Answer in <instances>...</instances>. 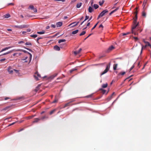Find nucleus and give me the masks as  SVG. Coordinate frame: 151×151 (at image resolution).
I'll return each mask as SVG.
<instances>
[{"label":"nucleus","mask_w":151,"mask_h":151,"mask_svg":"<svg viewBox=\"0 0 151 151\" xmlns=\"http://www.w3.org/2000/svg\"><path fill=\"white\" fill-rule=\"evenodd\" d=\"M145 43L146 45H145L144 46L143 45H142V47H141L140 46H137L136 49V52H137L139 51L141 49L140 54H141L142 53L143 49L146 47L147 46H148V44L147 43Z\"/></svg>","instance_id":"f257e3e1"},{"label":"nucleus","mask_w":151,"mask_h":151,"mask_svg":"<svg viewBox=\"0 0 151 151\" xmlns=\"http://www.w3.org/2000/svg\"><path fill=\"white\" fill-rule=\"evenodd\" d=\"M110 66V63H109L108 65H106V69L101 73V76L104 75L109 70Z\"/></svg>","instance_id":"f03ea898"},{"label":"nucleus","mask_w":151,"mask_h":151,"mask_svg":"<svg viewBox=\"0 0 151 151\" xmlns=\"http://www.w3.org/2000/svg\"><path fill=\"white\" fill-rule=\"evenodd\" d=\"M17 50L22 51L24 52H25V53L27 52V53L29 55V63L30 62L31 60L32 57V55L31 53H30L29 52H27V51H26L25 50H22L19 49V50Z\"/></svg>","instance_id":"7ed1b4c3"},{"label":"nucleus","mask_w":151,"mask_h":151,"mask_svg":"<svg viewBox=\"0 0 151 151\" xmlns=\"http://www.w3.org/2000/svg\"><path fill=\"white\" fill-rule=\"evenodd\" d=\"M108 12V11L106 10L103 11L99 15V17H102L105 14Z\"/></svg>","instance_id":"20e7f679"},{"label":"nucleus","mask_w":151,"mask_h":151,"mask_svg":"<svg viewBox=\"0 0 151 151\" xmlns=\"http://www.w3.org/2000/svg\"><path fill=\"white\" fill-rule=\"evenodd\" d=\"M136 22L137 21H136V20H134V25L132 28V33H133V29H135L138 24V23L137 24L136 23Z\"/></svg>","instance_id":"39448f33"},{"label":"nucleus","mask_w":151,"mask_h":151,"mask_svg":"<svg viewBox=\"0 0 151 151\" xmlns=\"http://www.w3.org/2000/svg\"><path fill=\"white\" fill-rule=\"evenodd\" d=\"M37 76L40 77V76L38 73L37 72H36L35 75H34V77H35V79L36 80H39V79L38 77Z\"/></svg>","instance_id":"423d86ee"},{"label":"nucleus","mask_w":151,"mask_h":151,"mask_svg":"<svg viewBox=\"0 0 151 151\" xmlns=\"http://www.w3.org/2000/svg\"><path fill=\"white\" fill-rule=\"evenodd\" d=\"M29 8H30L31 10H33L35 12H37V9L36 8H35L34 6L31 5L29 6Z\"/></svg>","instance_id":"0eeeda50"},{"label":"nucleus","mask_w":151,"mask_h":151,"mask_svg":"<svg viewBox=\"0 0 151 151\" xmlns=\"http://www.w3.org/2000/svg\"><path fill=\"white\" fill-rule=\"evenodd\" d=\"M82 50V49L81 48H80L79 50L78 51H73V52L75 54V55H76L77 54H79Z\"/></svg>","instance_id":"6e6552de"},{"label":"nucleus","mask_w":151,"mask_h":151,"mask_svg":"<svg viewBox=\"0 0 151 151\" xmlns=\"http://www.w3.org/2000/svg\"><path fill=\"white\" fill-rule=\"evenodd\" d=\"M8 71L9 73L10 74H12L13 72V70L12 68L9 67L8 69Z\"/></svg>","instance_id":"1a4fd4ad"},{"label":"nucleus","mask_w":151,"mask_h":151,"mask_svg":"<svg viewBox=\"0 0 151 151\" xmlns=\"http://www.w3.org/2000/svg\"><path fill=\"white\" fill-rule=\"evenodd\" d=\"M79 22H73L72 23H71L70 24L68 25V26H71L72 24L75 23L76 24H75V25H72V27H74L76 26L79 23Z\"/></svg>","instance_id":"9d476101"},{"label":"nucleus","mask_w":151,"mask_h":151,"mask_svg":"<svg viewBox=\"0 0 151 151\" xmlns=\"http://www.w3.org/2000/svg\"><path fill=\"white\" fill-rule=\"evenodd\" d=\"M63 23L61 22H59L56 23V26L57 27H60L62 25Z\"/></svg>","instance_id":"9b49d317"},{"label":"nucleus","mask_w":151,"mask_h":151,"mask_svg":"<svg viewBox=\"0 0 151 151\" xmlns=\"http://www.w3.org/2000/svg\"><path fill=\"white\" fill-rule=\"evenodd\" d=\"M11 48V47H5L4 48H3V49H2L1 50V51L0 52H3L4 51H5L10 48Z\"/></svg>","instance_id":"f8f14e48"},{"label":"nucleus","mask_w":151,"mask_h":151,"mask_svg":"<svg viewBox=\"0 0 151 151\" xmlns=\"http://www.w3.org/2000/svg\"><path fill=\"white\" fill-rule=\"evenodd\" d=\"M114 47L113 46H111L109 47L108 50V52H110L114 49Z\"/></svg>","instance_id":"ddd939ff"},{"label":"nucleus","mask_w":151,"mask_h":151,"mask_svg":"<svg viewBox=\"0 0 151 151\" xmlns=\"http://www.w3.org/2000/svg\"><path fill=\"white\" fill-rule=\"evenodd\" d=\"M54 48L55 50L57 51H59L60 50V47L57 45L55 46Z\"/></svg>","instance_id":"4468645a"},{"label":"nucleus","mask_w":151,"mask_h":151,"mask_svg":"<svg viewBox=\"0 0 151 151\" xmlns=\"http://www.w3.org/2000/svg\"><path fill=\"white\" fill-rule=\"evenodd\" d=\"M15 27H17V28H20V29H22V28H24V27H25V25H21V26H15Z\"/></svg>","instance_id":"2eb2a0df"},{"label":"nucleus","mask_w":151,"mask_h":151,"mask_svg":"<svg viewBox=\"0 0 151 151\" xmlns=\"http://www.w3.org/2000/svg\"><path fill=\"white\" fill-rule=\"evenodd\" d=\"M12 51H10L8 52H5L3 54H2L1 55H6L7 54H9V53H11L12 52Z\"/></svg>","instance_id":"dca6fc26"},{"label":"nucleus","mask_w":151,"mask_h":151,"mask_svg":"<svg viewBox=\"0 0 151 151\" xmlns=\"http://www.w3.org/2000/svg\"><path fill=\"white\" fill-rule=\"evenodd\" d=\"M88 10L89 12L91 13V12H92L93 11V9L92 8V7H91V6H90L89 7V8H88Z\"/></svg>","instance_id":"f3484780"},{"label":"nucleus","mask_w":151,"mask_h":151,"mask_svg":"<svg viewBox=\"0 0 151 151\" xmlns=\"http://www.w3.org/2000/svg\"><path fill=\"white\" fill-rule=\"evenodd\" d=\"M82 4V3H79L77 4L76 7L77 8H79Z\"/></svg>","instance_id":"a211bd4d"},{"label":"nucleus","mask_w":151,"mask_h":151,"mask_svg":"<svg viewBox=\"0 0 151 151\" xmlns=\"http://www.w3.org/2000/svg\"><path fill=\"white\" fill-rule=\"evenodd\" d=\"M45 31L43 30L41 32H37V33L40 35L43 34L45 33Z\"/></svg>","instance_id":"6ab92c4d"},{"label":"nucleus","mask_w":151,"mask_h":151,"mask_svg":"<svg viewBox=\"0 0 151 151\" xmlns=\"http://www.w3.org/2000/svg\"><path fill=\"white\" fill-rule=\"evenodd\" d=\"M118 64H115L113 66V69L114 70H116V68L117 67Z\"/></svg>","instance_id":"aec40b11"},{"label":"nucleus","mask_w":151,"mask_h":151,"mask_svg":"<svg viewBox=\"0 0 151 151\" xmlns=\"http://www.w3.org/2000/svg\"><path fill=\"white\" fill-rule=\"evenodd\" d=\"M143 41L144 43H147L148 44V45L151 48V45L148 42L145 41L144 40H143Z\"/></svg>","instance_id":"412c9836"},{"label":"nucleus","mask_w":151,"mask_h":151,"mask_svg":"<svg viewBox=\"0 0 151 151\" xmlns=\"http://www.w3.org/2000/svg\"><path fill=\"white\" fill-rule=\"evenodd\" d=\"M78 32V30L77 29L76 30H75L74 31H73L72 32V34L73 35H74V34H77Z\"/></svg>","instance_id":"4be33fe9"},{"label":"nucleus","mask_w":151,"mask_h":151,"mask_svg":"<svg viewBox=\"0 0 151 151\" xmlns=\"http://www.w3.org/2000/svg\"><path fill=\"white\" fill-rule=\"evenodd\" d=\"M66 41V40L65 39H62V40H59L58 41V43H60L63 42H64Z\"/></svg>","instance_id":"5701e85b"},{"label":"nucleus","mask_w":151,"mask_h":151,"mask_svg":"<svg viewBox=\"0 0 151 151\" xmlns=\"http://www.w3.org/2000/svg\"><path fill=\"white\" fill-rule=\"evenodd\" d=\"M108 86V84L107 83H106L105 84H104L102 86V87L103 88H106Z\"/></svg>","instance_id":"b1692460"},{"label":"nucleus","mask_w":151,"mask_h":151,"mask_svg":"<svg viewBox=\"0 0 151 151\" xmlns=\"http://www.w3.org/2000/svg\"><path fill=\"white\" fill-rule=\"evenodd\" d=\"M10 107V106H7L6 107L4 108H3L2 110V111L3 110H6L8 109Z\"/></svg>","instance_id":"393cba45"},{"label":"nucleus","mask_w":151,"mask_h":151,"mask_svg":"<svg viewBox=\"0 0 151 151\" xmlns=\"http://www.w3.org/2000/svg\"><path fill=\"white\" fill-rule=\"evenodd\" d=\"M86 33V31H83L80 34V36H82L84 35Z\"/></svg>","instance_id":"a878e982"},{"label":"nucleus","mask_w":151,"mask_h":151,"mask_svg":"<svg viewBox=\"0 0 151 151\" xmlns=\"http://www.w3.org/2000/svg\"><path fill=\"white\" fill-rule=\"evenodd\" d=\"M93 7L95 9H96L99 7V6L97 4H94L93 5Z\"/></svg>","instance_id":"bb28decb"},{"label":"nucleus","mask_w":151,"mask_h":151,"mask_svg":"<svg viewBox=\"0 0 151 151\" xmlns=\"http://www.w3.org/2000/svg\"><path fill=\"white\" fill-rule=\"evenodd\" d=\"M10 17V15L9 14H6L4 15V17L5 18H8Z\"/></svg>","instance_id":"cd10ccee"},{"label":"nucleus","mask_w":151,"mask_h":151,"mask_svg":"<svg viewBox=\"0 0 151 151\" xmlns=\"http://www.w3.org/2000/svg\"><path fill=\"white\" fill-rule=\"evenodd\" d=\"M39 120L40 119H35V121H34L33 122H34V123L37 122H38V121H39Z\"/></svg>","instance_id":"c85d7f7f"},{"label":"nucleus","mask_w":151,"mask_h":151,"mask_svg":"<svg viewBox=\"0 0 151 151\" xmlns=\"http://www.w3.org/2000/svg\"><path fill=\"white\" fill-rule=\"evenodd\" d=\"M135 19H134V20H136V21H137V12H136L135 13Z\"/></svg>","instance_id":"c756f323"},{"label":"nucleus","mask_w":151,"mask_h":151,"mask_svg":"<svg viewBox=\"0 0 151 151\" xmlns=\"http://www.w3.org/2000/svg\"><path fill=\"white\" fill-rule=\"evenodd\" d=\"M89 17L88 16L86 15L85 17V19L84 21H86V20L88 19Z\"/></svg>","instance_id":"7c9ffc66"},{"label":"nucleus","mask_w":151,"mask_h":151,"mask_svg":"<svg viewBox=\"0 0 151 151\" xmlns=\"http://www.w3.org/2000/svg\"><path fill=\"white\" fill-rule=\"evenodd\" d=\"M99 22H97L94 26V27L91 30H93L94 29L96 26L98 24Z\"/></svg>","instance_id":"2f4dec72"},{"label":"nucleus","mask_w":151,"mask_h":151,"mask_svg":"<svg viewBox=\"0 0 151 151\" xmlns=\"http://www.w3.org/2000/svg\"><path fill=\"white\" fill-rule=\"evenodd\" d=\"M31 36L34 38H35L37 37V35H31Z\"/></svg>","instance_id":"473e14b6"},{"label":"nucleus","mask_w":151,"mask_h":151,"mask_svg":"<svg viewBox=\"0 0 151 151\" xmlns=\"http://www.w3.org/2000/svg\"><path fill=\"white\" fill-rule=\"evenodd\" d=\"M25 45H31V44L30 42H26L25 43Z\"/></svg>","instance_id":"72a5a7b5"},{"label":"nucleus","mask_w":151,"mask_h":151,"mask_svg":"<svg viewBox=\"0 0 151 151\" xmlns=\"http://www.w3.org/2000/svg\"><path fill=\"white\" fill-rule=\"evenodd\" d=\"M24 128H21L19 130L18 132H20L22 131H24Z\"/></svg>","instance_id":"f704fd0d"},{"label":"nucleus","mask_w":151,"mask_h":151,"mask_svg":"<svg viewBox=\"0 0 151 151\" xmlns=\"http://www.w3.org/2000/svg\"><path fill=\"white\" fill-rule=\"evenodd\" d=\"M103 3H104L103 1H102V2H101V1L99 2V5L101 6L103 4Z\"/></svg>","instance_id":"c9c22d12"},{"label":"nucleus","mask_w":151,"mask_h":151,"mask_svg":"<svg viewBox=\"0 0 151 151\" xmlns=\"http://www.w3.org/2000/svg\"><path fill=\"white\" fill-rule=\"evenodd\" d=\"M100 90L102 91L103 93H105L106 92V90H103L102 89H100Z\"/></svg>","instance_id":"e433bc0d"},{"label":"nucleus","mask_w":151,"mask_h":151,"mask_svg":"<svg viewBox=\"0 0 151 151\" xmlns=\"http://www.w3.org/2000/svg\"><path fill=\"white\" fill-rule=\"evenodd\" d=\"M142 15L143 16H145V17H146V14L145 12H143L142 13Z\"/></svg>","instance_id":"4c0bfd02"},{"label":"nucleus","mask_w":151,"mask_h":151,"mask_svg":"<svg viewBox=\"0 0 151 151\" xmlns=\"http://www.w3.org/2000/svg\"><path fill=\"white\" fill-rule=\"evenodd\" d=\"M76 70V68H74V69H72V70H70V72L71 73L74 70Z\"/></svg>","instance_id":"58836bf2"},{"label":"nucleus","mask_w":151,"mask_h":151,"mask_svg":"<svg viewBox=\"0 0 151 151\" xmlns=\"http://www.w3.org/2000/svg\"><path fill=\"white\" fill-rule=\"evenodd\" d=\"M55 1H61L62 2H64L65 1V0H54Z\"/></svg>","instance_id":"ea45409f"},{"label":"nucleus","mask_w":151,"mask_h":151,"mask_svg":"<svg viewBox=\"0 0 151 151\" xmlns=\"http://www.w3.org/2000/svg\"><path fill=\"white\" fill-rule=\"evenodd\" d=\"M15 123H16V122H13V123H12L9 124L8 126H11L12 125H13Z\"/></svg>","instance_id":"a19ab883"},{"label":"nucleus","mask_w":151,"mask_h":151,"mask_svg":"<svg viewBox=\"0 0 151 151\" xmlns=\"http://www.w3.org/2000/svg\"><path fill=\"white\" fill-rule=\"evenodd\" d=\"M55 111V110H52V111H51L50 112V114H52Z\"/></svg>","instance_id":"79ce46f5"},{"label":"nucleus","mask_w":151,"mask_h":151,"mask_svg":"<svg viewBox=\"0 0 151 151\" xmlns=\"http://www.w3.org/2000/svg\"><path fill=\"white\" fill-rule=\"evenodd\" d=\"M118 9H119V7H117L114 10H113V11H114V12H115L116 11H117Z\"/></svg>","instance_id":"37998d69"},{"label":"nucleus","mask_w":151,"mask_h":151,"mask_svg":"<svg viewBox=\"0 0 151 151\" xmlns=\"http://www.w3.org/2000/svg\"><path fill=\"white\" fill-rule=\"evenodd\" d=\"M14 70L15 71V72L17 73H18V70H16L15 69H14L13 70Z\"/></svg>","instance_id":"c03bdc74"},{"label":"nucleus","mask_w":151,"mask_h":151,"mask_svg":"<svg viewBox=\"0 0 151 151\" xmlns=\"http://www.w3.org/2000/svg\"><path fill=\"white\" fill-rule=\"evenodd\" d=\"M51 27L54 28H55V25L54 24H52Z\"/></svg>","instance_id":"a18cd8bd"},{"label":"nucleus","mask_w":151,"mask_h":151,"mask_svg":"<svg viewBox=\"0 0 151 151\" xmlns=\"http://www.w3.org/2000/svg\"><path fill=\"white\" fill-rule=\"evenodd\" d=\"M125 72H123L121 73H120V74H121L122 75H124L125 74Z\"/></svg>","instance_id":"49530a36"},{"label":"nucleus","mask_w":151,"mask_h":151,"mask_svg":"<svg viewBox=\"0 0 151 151\" xmlns=\"http://www.w3.org/2000/svg\"><path fill=\"white\" fill-rule=\"evenodd\" d=\"M27 58H28V57H25V58L24 59H23L22 60H26Z\"/></svg>","instance_id":"de8ad7c7"},{"label":"nucleus","mask_w":151,"mask_h":151,"mask_svg":"<svg viewBox=\"0 0 151 151\" xmlns=\"http://www.w3.org/2000/svg\"><path fill=\"white\" fill-rule=\"evenodd\" d=\"M31 31V29H27V32H30Z\"/></svg>","instance_id":"09e8293b"},{"label":"nucleus","mask_w":151,"mask_h":151,"mask_svg":"<svg viewBox=\"0 0 151 151\" xmlns=\"http://www.w3.org/2000/svg\"><path fill=\"white\" fill-rule=\"evenodd\" d=\"M38 87H37L36 89L35 90V91L37 92V91L38 90Z\"/></svg>","instance_id":"8fccbe9b"},{"label":"nucleus","mask_w":151,"mask_h":151,"mask_svg":"<svg viewBox=\"0 0 151 151\" xmlns=\"http://www.w3.org/2000/svg\"><path fill=\"white\" fill-rule=\"evenodd\" d=\"M5 60V58H4V59H1L0 60V61H4Z\"/></svg>","instance_id":"3c124183"},{"label":"nucleus","mask_w":151,"mask_h":151,"mask_svg":"<svg viewBox=\"0 0 151 151\" xmlns=\"http://www.w3.org/2000/svg\"><path fill=\"white\" fill-rule=\"evenodd\" d=\"M24 43V42L23 41H21L18 42V44H21L22 43Z\"/></svg>","instance_id":"603ef678"},{"label":"nucleus","mask_w":151,"mask_h":151,"mask_svg":"<svg viewBox=\"0 0 151 151\" xmlns=\"http://www.w3.org/2000/svg\"><path fill=\"white\" fill-rule=\"evenodd\" d=\"M93 0H92L91 1V6H92L93 5Z\"/></svg>","instance_id":"864d4df0"},{"label":"nucleus","mask_w":151,"mask_h":151,"mask_svg":"<svg viewBox=\"0 0 151 151\" xmlns=\"http://www.w3.org/2000/svg\"><path fill=\"white\" fill-rule=\"evenodd\" d=\"M134 38L136 40H138V38L137 37H134Z\"/></svg>","instance_id":"5fc2aeb1"},{"label":"nucleus","mask_w":151,"mask_h":151,"mask_svg":"<svg viewBox=\"0 0 151 151\" xmlns=\"http://www.w3.org/2000/svg\"><path fill=\"white\" fill-rule=\"evenodd\" d=\"M57 100H55V101H54L52 103H56V102H57Z\"/></svg>","instance_id":"6e6d98bb"},{"label":"nucleus","mask_w":151,"mask_h":151,"mask_svg":"<svg viewBox=\"0 0 151 151\" xmlns=\"http://www.w3.org/2000/svg\"><path fill=\"white\" fill-rule=\"evenodd\" d=\"M99 27H102V28H103V26L102 25V24H101L99 26Z\"/></svg>","instance_id":"4d7b16f0"},{"label":"nucleus","mask_w":151,"mask_h":151,"mask_svg":"<svg viewBox=\"0 0 151 151\" xmlns=\"http://www.w3.org/2000/svg\"><path fill=\"white\" fill-rule=\"evenodd\" d=\"M114 12V11H112L110 14L109 15H111Z\"/></svg>","instance_id":"13d9d810"},{"label":"nucleus","mask_w":151,"mask_h":151,"mask_svg":"<svg viewBox=\"0 0 151 151\" xmlns=\"http://www.w3.org/2000/svg\"><path fill=\"white\" fill-rule=\"evenodd\" d=\"M134 67V66H132L131 68L130 69V70H129V71H130Z\"/></svg>","instance_id":"bf43d9fd"},{"label":"nucleus","mask_w":151,"mask_h":151,"mask_svg":"<svg viewBox=\"0 0 151 151\" xmlns=\"http://www.w3.org/2000/svg\"><path fill=\"white\" fill-rule=\"evenodd\" d=\"M90 25V23L88 22L87 24V26H89Z\"/></svg>","instance_id":"052dcab7"},{"label":"nucleus","mask_w":151,"mask_h":151,"mask_svg":"<svg viewBox=\"0 0 151 151\" xmlns=\"http://www.w3.org/2000/svg\"><path fill=\"white\" fill-rule=\"evenodd\" d=\"M26 32H26V31H23L22 33V34H24L25 33H26Z\"/></svg>","instance_id":"680f3d73"},{"label":"nucleus","mask_w":151,"mask_h":151,"mask_svg":"<svg viewBox=\"0 0 151 151\" xmlns=\"http://www.w3.org/2000/svg\"><path fill=\"white\" fill-rule=\"evenodd\" d=\"M50 28V26H47L46 27V29H48Z\"/></svg>","instance_id":"e2e57ef3"},{"label":"nucleus","mask_w":151,"mask_h":151,"mask_svg":"<svg viewBox=\"0 0 151 151\" xmlns=\"http://www.w3.org/2000/svg\"><path fill=\"white\" fill-rule=\"evenodd\" d=\"M91 35V34H89V35L88 36H87V37L85 39V40L87 38H88L89 37L90 35Z\"/></svg>","instance_id":"0e129e2a"},{"label":"nucleus","mask_w":151,"mask_h":151,"mask_svg":"<svg viewBox=\"0 0 151 151\" xmlns=\"http://www.w3.org/2000/svg\"><path fill=\"white\" fill-rule=\"evenodd\" d=\"M68 18L67 17V16H65L64 17V19H67V18Z\"/></svg>","instance_id":"69168bd1"},{"label":"nucleus","mask_w":151,"mask_h":151,"mask_svg":"<svg viewBox=\"0 0 151 151\" xmlns=\"http://www.w3.org/2000/svg\"><path fill=\"white\" fill-rule=\"evenodd\" d=\"M7 30L8 31H12V29H8Z\"/></svg>","instance_id":"338daca9"},{"label":"nucleus","mask_w":151,"mask_h":151,"mask_svg":"<svg viewBox=\"0 0 151 151\" xmlns=\"http://www.w3.org/2000/svg\"><path fill=\"white\" fill-rule=\"evenodd\" d=\"M92 18V17H91L89 19L88 21H90L91 19Z\"/></svg>","instance_id":"774afa93"}]
</instances>
